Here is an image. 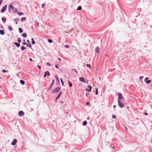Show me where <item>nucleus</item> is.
Wrapping results in <instances>:
<instances>
[{"mask_svg": "<svg viewBox=\"0 0 152 152\" xmlns=\"http://www.w3.org/2000/svg\"><path fill=\"white\" fill-rule=\"evenodd\" d=\"M61 89V88L57 87L55 88L54 90H53L52 92L53 93H56L58 92Z\"/></svg>", "mask_w": 152, "mask_h": 152, "instance_id": "1", "label": "nucleus"}, {"mask_svg": "<svg viewBox=\"0 0 152 152\" xmlns=\"http://www.w3.org/2000/svg\"><path fill=\"white\" fill-rule=\"evenodd\" d=\"M9 7L12 10V11L14 12H16L17 11V9L15 8L14 7V6L12 5H10Z\"/></svg>", "mask_w": 152, "mask_h": 152, "instance_id": "2", "label": "nucleus"}, {"mask_svg": "<svg viewBox=\"0 0 152 152\" xmlns=\"http://www.w3.org/2000/svg\"><path fill=\"white\" fill-rule=\"evenodd\" d=\"M118 104L119 107L121 108H123L124 106V104L121 103V101L118 100Z\"/></svg>", "mask_w": 152, "mask_h": 152, "instance_id": "3", "label": "nucleus"}, {"mask_svg": "<svg viewBox=\"0 0 152 152\" xmlns=\"http://www.w3.org/2000/svg\"><path fill=\"white\" fill-rule=\"evenodd\" d=\"M118 100L120 101V100L123 99V97L122 96V94L121 93H118Z\"/></svg>", "mask_w": 152, "mask_h": 152, "instance_id": "4", "label": "nucleus"}, {"mask_svg": "<svg viewBox=\"0 0 152 152\" xmlns=\"http://www.w3.org/2000/svg\"><path fill=\"white\" fill-rule=\"evenodd\" d=\"M7 7V5H5L4 7L1 9V12L2 13L4 12L6 10Z\"/></svg>", "mask_w": 152, "mask_h": 152, "instance_id": "5", "label": "nucleus"}, {"mask_svg": "<svg viewBox=\"0 0 152 152\" xmlns=\"http://www.w3.org/2000/svg\"><path fill=\"white\" fill-rule=\"evenodd\" d=\"M24 115V112L22 111H20L18 113V115L20 116H21L23 115Z\"/></svg>", "mask_w": 152, "mask_h": 152, "instance_id": "6", "label": "nucleus"}, {"mask_svg": "<svg viewBox=\"0 0 152 152\" xmlns=\"http://www.w3.org/2000/svg\"><path fill=\"white\" fill-rule=\"evenodd\" d=\"M79 80L80 81L83 82V83H85L86 81L85 80V79L84 78V77H81L79 78Z\"/></svg>", "mask_w": 152, "mask_h": 152, "instance_id": "7", "label": "nucleus"}, {"mask_svg": "<svg viewBox=\"0 0 152 152\" xmlns=\"http://www.w3.org/2000/svg\"><path fill=\"white\" fill-rule=\"evenodd\" d=\"M47 75L48 76H49L50 75V73L48 71H47V72H45L44 75V78H45L46 76Z\"/></svg>", "mask_w": 152, "mask_h": 152, "instance_id": "8", "label": "nucleus"}, {"mask_svg": "<svg viewBox=\"0 0 152 152\" xmlns=\"http://www.w3.org/2000/svg\"><path fill=\"white\" fill-rule=\"evenodd\" d=\"M17 142V140L16 139H14L11 142L12 145H15Z\"/></svg>", "mask_w": 152, "mask_h": 152, "instance_id": "9", "label": "nucleus"}, {"mask_svg": "<svg viewBox=\"0 0 152 152\" xmlns=\"http://www.w3.org/2000/svg\"><path fill=\"white\" fill-rule=\"evenodd\" d=\"M0 34L2 35H3L4 34V32L3 30H0Z\"/></svg>", "mask_w": 152, "mask_h": 152, "instance_id": "10", "label": "nucleus"}, {"mask_svg": "<svg viewBox=\"0 0 152 152\" xmlns=\"http://www.w3.org/2000/svg\"><path fill=\"white\" fill-rule=\"evenodd\" d=\"M26 17H23L21 18V21L23 22V21H25L26 20Z\"/></svg>", "mask_w": 152, "mask_h": 152, "instance_id": "11", "label": "nucleus"}, {"mask_svg": "<svg viewBox=\"0 0 152 152\" xmlns=\"http://www.w3.org/2000/svg\"><path fill=\"white\" fill-rule=\"evenodd\" d=\"M14 44L16 45V46L18 47H19L20 46V44L19 43H17L16 42H14Z\"/></svg>", "mask_w": 152, "mask_h": 152, "instance_id": "12", "label": "nucleus"}, {"mask_svg": "<svg viewBox=\"0 0 152 152\" xmlns=\"http://www.w3.org/2000/svg\"><path fill=\"white\" fill-rule=\"evenodd\" d=\"M87 87L89 88V90H88V91H91V89L92 87L90 86H87Z\"/></svg>", "mask_w": 152, "mask_h": 152, "instance_id": "13", "label": "nucleus"}, {"mask_svg": "<svg viewBox=\"0 0 152 152\" xmlns=\"http://www.w3.org/2000/svg\"><path fill=\"white\" fill-rule=\"evenodd\" d=\"M61 92H60L59 93V94H58V95L56 97V99H58L59 98V97H60V95H61Z\"/></svg>", "mask_w": 152, "mask_h": 152, "instance_id": "14", "label": "nucleus"}, {"mask_svg": "<svg viewBox=\"0 0 152 152\" xmlns=\"http://www.w3.org/2000/svg\"><path fill=\"white\" fill-rule=\"evenodd\" d=\"M8 28L9 30L10 31H11L13 30L12 27L10 26H8Z\"/></svg>", "mask_w": 152, "mask_h": 152, "instance_id": "15", "label": "nucleus"}, {"mask_svg": "<svg viewBox=\"0 0 152 152\" xmlns=\"http://www.w3.org/2000/svg\"><path fill=\"white\" fill-rule=\"evenodd\" d=\"M22 35L23 37H25L27 36V34L25 33H23L22 34Z\"/></svg>", "mask_w": 152, "mask_h": 152, "instance_id": "16", "label": "nucleus"}, {"mask_svg": "<svg viewBox=\"0 0 152 152\" xmlns=\"http://www.w3.org/2000/svg\"><path fill=\"white\" fill-rule=\"evenodd\" d=\"M82 10V7L81 6H79L77 9V10Z\"/></svg>", "mask_w": 152, "mask_h": 152, "instance_id": "17", "label": "nucleus"}, {"mask_svg": "<svg viewBox=\"0 0 152 152\" xmlns=\"http://www.w3.org/2000/svg\"><path fill=\"white\" fill-rule=\"evenodd\" d=\"M2 20L3 22H4V23H5L6 21V19L4 17H2Z\"/></svg>", "mask_w": 152, "mask_h": 152, "instance_id": "18", "label": "nucleus"}, {"mask_svg": "<svg viewBox=\"0 0 152 152\" xmlns=\"http://www.w3.org/2000/svg\"><path fill=\"white\" fill-rule=\"evenodd\" d=\"M20 82L22 85H24L25 84V82L22 80H20Z\"/></svg>", "mask_w": 152, "mask_h": 152, "instance_id": "19", "label": "nucleus"}, {"mask_svg": "<svg viewBox=\"0 0 152 152\" xmlns=\"http://www.w3.org/2000/svg\"><path fill=\"white\" fill-rule=\"evenodd\" d=\"M21 49L23 51V50H24L26 49V48H25L24 46H21Z\"/></svg>", "mask_w": 152, "mask_h": 152, "instance_id": "20", "label": "nucleus"}, {"mask_svg": "<svg viewBox=\"0 0 152 152\" xmlns=\"http://www.w3.org/2000/svg\"><path fill=\"white\" fill-rule=\"evenodd\" d=\"M68 82L69 83V84L70 86L71 87H72V83L69 80L68 81Z\"/></svg>", "mask_w": 152, "mask_h": 152, "instance_id": "21", "label": "nucleus"}, {"mask_svg": "<svg viewBox=\"0 0 152 152\" xmlns=\"http://www.w3.org/2000/svg\"><path fill=\"white\" fill-rule=\"evenodd\" d=\"M19 30L20 33H21L23 32V30L22 28H19Z\"/></svg>", "mask_w": 152, "mask_h": 152, "instance_id": "22", "label": "nucleus"}, {"mask_svg": "<svg viewBox=\"0 0 152 152\" xmlns=\"http://www.w3.org/2000/svg\"><path fill=\"white\" fill-rule=\"evenodd\" d=\"M31 40L32 41V44H35V42L34 40V39L33 38H31Z\"/></svg>", "mask_w": 152, "mask_h": 152, "instance_id": "23", "label": "nucleus"}, {"mask_svg": "<svg viewBox=\"0 0 152 152\" xmlns=\"http://www.w3.org/2000/svg\"><path fill=\"white\" fill-rule=\"evenodd\" d=\"M95 94L96 95H97L98 94V89L96 88H95Z\"/></svg>", "mask_w": 152, "mask_h": 152, "instance_id": "24", "label": "nucleus"}, {"mask_svg": "<svg viewBox=\"0 0 152 152\" xmlns=\"http://www.w3.org/2000/svg\"><path fill=\"white\" fill-rule=\"evenodd\" d=\"M18 14L19 16H20L21 15H23V14L22 12H19L18 13Z\"/></svg>", "mask_w": 152, "mask_h": 152, "instance_id": "25", "label": "nucleus"}, {"mask_svg": "<svg viewBox=\"0 0 152 152\" xmlns=\"http://www.w3.org/2000/svg\"><path fill=\"white\" fill-rule=\"evenodd\" d=\"M55 78H56V80L58 81V82H59V78L58 77H57V76H55Z\"/></svg>", "mask_w": 152, "mask_h": 152, "instance_id": "26", "label": "nucleus"}, {"mask_svg": "<svg viewBox=\"0 0 152 152\" xmlns=\"http://www.w3.org/2000/svg\"><path fill=\"white\" fill-rule=\"evenodd\" d=\"M99 48L98 47H97L96 49V52H98L99 51Z\"/></svg>", "mask_w": 152, "mask_h": 152, "instance_id": "27", "label": "nucleus"}, {"mask_svg": "<svg viewBox=\"0 0 152 152\" xmlns=\"http://www.w3.org/2000/svg\"><path fill=\"white\" fill-rule=\"evenodd\" d=\"M46 64L47 65H48V66H50L51 65V64L50 63H49V62H47L46 63Z\"/></svg>", "mask_w": 152, "mask_h": 152, "instance_id": "28", "label": "nucleus"}, {"mask_svg": "<svg viewBox=\"0 0 152 152\" xmlns=\"http://www.w3.org/2000/svg\"><path fill=\"white\" fill-rule=\"evenodd\" d=\"M18 42L19 43H20L21 42V40L20 38H18Z\"/></svg>", "mask_w": 152, "mask_h": 152, "instance_id": "29", "label": "nucleus"}, {"mask_svg": "<svg viewBox=\"0 0 152 152\" xmlns=\"http://www.w3.org/2000/svg\"><path fill=\"white\" fill-rule=\"evenodd\" d=\"M151 82V80H148L146 82V83L147 84H148L149 83H150V82Z\"/></svg>", "mask_w": 152, "mask_h": 152, "instance_id": "30", "label": "nucleus"}, {"mask_svg": "<svg viewBox=\"0 0 152 152\" xmlns=\"http://www.w3.org/2000/svg\"><path fill=\"white\" fill-rule=\"evenodd\" d=\"M48 41L49 43H52L53 42L52 40L50 39H48Z\"/></svg>", "mask_w": 152, "mask_h": 152, "instance_id": "31", "label": "nucleus"}, {"mask_svg": "<svg viewBox=\"0 0 152 152\" xmlns=\"http://www.w3.org/2000/svg\"><path fill=\"white\" fill-rule=\"evenodd\" d=\"M60 80H61V83L62 84V85L63 86H64V82H63V80H62V79H61Z\"/></svg>", "mask_w": 152, "mask_h": 152, "instance_id": "32", "label": "nucleus"}, {"mask_svg": "<svg viewBox=\"0 0 152 152\" xmlns=\"http://www.w3.org/2000/svg\"><path fill=\"white\" fill-rule=\"evenodd\" d=\"M140 79L141 80L143 78V76H140L139 77Z\"/></svg>", "mask_w": 152, "mask_h": 152, "instance_id": "33", "label": "nucleus"}, {"mask_svg": "<svg viewBox=\"0 0 152 152\" xmlns=\"http://www.w3.org/2000/svg\"><path fill=\"white\" fill-rule=\"evenodd\" d=\"M86 66L87 67H89L90 68H91V65L90 64H86Z\"/></svg>", "mask_w": 152, "mask_h": 152, "instance_id": "34", "label": "nucleus"}, {"mask_svg": "<svg viewBox=\"0 0 152 152\" xmlns=\"http://www.w3.org/2000/svg\"><path fill=\"white\" fill-rule=\"evenodd\" d=\"M52 86H53V85H51V84H50V85L49 87V88L48 89L49 90H50Z\"/></svg>", "mask_w": 152, "mask_h": 152, "instance_id": "35", "label": "nucleus"}, {"mask_svg": "<svg viewBox=\"0 0 152 152\" xmlns=\"http://www.w3.org/2000/svg\"><path fill=\"white\" fill-rule=\"evenodd\" d=\"M23 45H26L27 46L28 45L25 42H23Z\"/></svg>", "mask_w": 152, "mask_h": 152, "instance_id": "36", "label": "nucleus"}, {"mask_svg": "<svg viewBox=\"0 0 152 152\" xmlns=\"http://www.w3.org/2000/svg\"><path fill=\"white\" fill-rule=\"evenodd\" d=\"M54 80H52V83L51 84V85H53L54 84Z\"/></svg>", "mask_w": 152, "mask_h": 152, "instance_id": "37", "label": "nucleus"}, {"mask_svg": "<svg viewBox=\"0 0 152 152\" xmlns=\"http://www.w3.org/2000/svg\"><path fill=\"white\" fill-rule=\"evenodd\" d=\"M116 117V116L115 115H113L112 116V118H115Z\"/></svg>", "mask_w": 152, "mask_h": 152, "instance_id": "38", "label": "nucleus"}, {"mask_svg": "<svg viewBox=\"0 0 152 152\" xmlns=\"http://www.w3.org/2000/svg\"><path fill=\"white\" fill-rule=\"evenodd\" d=\"M148 77H146L145 78V82L147 80H148Z\"/></svg>", "mask_w": 152, "mask_h": 152, "instance_id": "39", "label": "nucleus"}, {"mask_svg": "<svg viewBox=\"0 0 152 152\" xmlns=\"http://www.w3.org/2000/svg\"><path fill=\"white\" fill-rule=\"evenodd\" d=\"M65 47L66 48H69V46L68 45H66L65 46Z\"/></svg>", "mask_w": 152, "mask_h": 152, "instance_id": "40", "label": "nucleus"}, {"mask_svg": "<svg viewBox=\"0 0 152 152\" xmlns=\"http://www.w3.org/2000/svg\"><path fill=\"white\" fill-rule=\"evenodd\" d=\"M87 122L86 121H84L83 123V124H87Z\"/></svg>", "mask_w": 152, "mask_h": 152, "instance_id": "41", "label": "nucleus"}, {"mask_svg": "<svg viewBox=\"0 0 152 152\" xmlns=\"http://www.w3.org/2000/svg\"><path fill=\"white\" fill-rule=\"evenodd\" d=\"M55 67H56V68H57V69L58 68V66L57 65H56H56H55Z\"/></svg>", "mask_w": 152, "mask_h": 152, "instance_id": "42", "label": "nucleus"}, {"mask_svg": "<svg viewBox=\"0 0 152 152\" xmlns=\"http://www.w3.org/2000/svg\"><path fill=\"white\" fill-rule=\"evenodd\" d=\"M45 4H42V8H44V5Z\"/></svg>", "mask_w": 152, "mask_h": 152, "instance_id": "43", "label": "nucleus"}, {"mask_svg": "<svg viewBox=\"0 0 152 152\" xmlns=\"http://www.w3.org/2000/svg\"><path fill=\"white\" fill-rule=\"evenodd\" d=\"M89 94V93H87L86 95V96H88Z\"/></svg>", "mask_w": 152, "mask_h": 152, "instance_id": "44", "label": "nucleus"}, {"mask_svg": "<svg viewBox=\"0 0 152 152\" xmlns=\"http://www.w3.org/2000/svg\"><path fill=\"white\" fill-rule=\"evenodd\" d=\"M2 72L3 73H5L7 71L4 70H3V71H2Z\"/></svg>", "mask_w": 152, "mask_h": 152, "instance_id": "45", "label": "nucleus"}, {"mask_svg": "<svg viewBox=\"0 0 152 152\" xmlns=\"http://www.w3.org/2000/svg\"><path fill=\"white\" fill-rule=\"evenodd\" d=\"M2 0H0V5H1V4L2 3Z\"/></svg>", "mask_w": 152, "mask_h": 152, "instance_id": "46", "label": "nucleus"}, {"mask_svg": "<svg viewBox=\"0 0 152 152\" xmlns=\"http://www.w3.org/2000/svg\"><path fill=\"white\" fill-rule=\"evenodd\" d=\"M73 70L75 71V72L77 73V71H76V70L75 69H73Z\"/></svg>", "mask_w": 152, "mask_h": 152, "instance_id": "47", "label": "nucleus"}, {"mask_svg": "<svg viewBox=\"0 0 152 152\" xmlns=\"http://www.w3.org/2000/svg\"><path fill=\"white\" fill-rule=\"evenodd\" d=\"M86 104L87 105H88L89 104V102H87L86 103Z\"/></svg>", "mask_w": 152, "mask_h": 152, "instance_id": "48", "label": "nucleus"}, {"mask_svg": "<svg viewBox=\"0 0 152 152\" xmlns=\"http://www.w3.org/2000/svg\"><path fill=\"white\" fill-rule=\"evenodd\" d=\"M38 67L39 68V69H40L41 67H40V66H39V65H38Z\"/></svg>", "mask_w": 152, "mask_h": 152, "instance_id": "49", "label": "nucleus"}, {"mask_svg": "<svg viewBox=\"0 0 152 152\" xmlns=\"http://www.w3.org/2000/svg\"><path fill=\"white\" fill-rule=\"evenodd\" d=\"M29 60H30V61H33V60H32V59L31 58H29Z\"/></svg>", "mask_w": 152, "mask_h": 152, "instance_id": "50", "label": "nucleus"}, {"mask_svg": "<svg viewBox=\"0 0 152 152\" xmlns=\"http://www.w3.org/2000/svg\"><path fill=\"white\" fill-rule=\"evenodd\" d=\"M145 115H147L148 114V113H145Z\"/></svg>", "mask_w": 152, "mask_h": 152, "instance_id": "51", "label": "nucleus"}, {"mask_svg": "<svg viewBox=\"0 0 152 152\" xmlns=\"http://www.w3.org/2000/svg\"><path fill=\"white\" fill-rule=\"evenodd\" d=\"M27 42H28V43L29 42V40H28L27 41Z\"/></svg>", "mask_w": 152, "mask_h": 152, "instance_id": "52", "label": "nucleus"}, {"mask_svg": "<svg viewBox=\"0 0 152 152\" xmlns=\"http://www.w3.org/2000/svg\"><path fill=\"white\" fill-rule=\"evenodd\" d=\"M125 129H126V130H127V127H126H126H125Z\"/></svg>", "mask_w": 152, "mask_h": 152, "instance_id": "53", "label": "nucleus"}, {"mask_svg": "<svg viewBox=\"0 0 152 152\" xmlns=\"http://www.w3.org/2000/svg\"><path fill=\"white\" fill-rule=\"evenodd\" d=\"M31 45H29V47H30V48H31Z\"/></svg>", "mask_w": 152, "mask_h": 152, "instance_id": "54", "label": "nucleus"}, {"mask_svg": "<svg viewBox=\"0 0 152 152\" xmlns=\"http://www.w3.org/2000/svg\"><path fill=\"white\" fill-rule=\"evenodd\" d=\"M58 59L60 61L61 60V59L59 58H58Z\"/></svg>", "mask_w": 152, "mask_h": 152, "instance_id": "55", "label": "nucleus"}, {"mask_svg": "<svg viewBox=\"0 0 152 152\" xmlns=\"http://www.w3.org/2000/svg\"><path fill=\"white\" fill-rule=\"evenodd\" d=\"M86 91H88V89L87 88H86Z\"/></svg>", "mask_w": 152, "mask_h": 152, "instance_id": "56", "label": "nucleus"}, {"mask_svg": "<svg viewBox=\"0 0 152 152\" xmlns=\"http://www.w3.org/2000/svg\"><path fill=\"white\" fill-rule=\"evenodd\" d=\"M57 99H56H56H55V101L56 102L57 101Z\"/></svg>", "mask_w": 152, "mask_h": 152, "instance_id": "57", "label": "nucleus"}, {"mask_svg": "<svg viewBox=\"0 0 152 152\" xmlns=\"http://www.w3.org/2000/svg\"><path fill=\"white\" fill-rule=\"evenodd\" d=\"M86 124H83V126H85Z\"/></svg>", "mask_w": 152, "mask_h": 152, "instance_id": "58", "label": "nucleus"}, {"mask_svg": "<svg viewBox=\"0 0 152 152\" xmlns=\"http://www.w3.org/2000/svg\"><path fill=\"white\" fill-rule=\"evenodd\" d=\"M114 147V146H113L111 148H113Z\"/></svg>", "mask_w": 152, "mask_h": 152, "instance_id": "59", "label": "nucleus"}, {"mask_svg": "<svg viewBox=\"0 0 152 152\" xmlns=\"http://www.w3.org/2000/svg\"><path fill=\"white\" fill-rule=\"evenodd\" d=\"M15 23H16V24H18V22H16Z\"/></svg>", "mask_w": 152, "mask_h": 152, "instance_id": "60", "label": "nucleus"}, {"mask_svg": "<svg viewBox=\"0 0 152 152\" xmlns=\"http://www.w3.org/2000/svg\"><path fill=\"white\" fill-rule=\"evenodd\" d=\"M61 102V103H63V101Z\"/></svg>", "mask_w": 152, "mask_h": 152, "instance_id": "61", "label": "nucleus"}, {"mask_svg": "<svg viewBox=\"0 0 152 152\" xmlns=\"http://www.w3.org/2000/svg\"><path fill=\"white\" fill-rule=\"evenodd\" d=\"M23 41H24V42H25V40H23Z\"/></svg>", "mask_w": 152, "mask_h": 152, "instance_id": "62", "label": "nucleus"}, {"mask_svg": "<svg viewBox=\"0 0 152 152\" xmlns=\"http://www.w3.org/2000/svg\"><path fill=\"white\" fill-rule=\"evenodd\" d=\"M127 108H129V107H127Z\"/></svg>", "mask_w": 152, "mask_h": 152, "instance_id": "63", "label": "nucleus"}, {"mask_svg": "<svg viewBox=\"0 0 152 152\" xmlns=\"http://www.w3.org/2000/svg\"><path fill=\"white\" fill-rule=\"evenodd\" d=\"M1 78V77H0V78Z\"/></svg>", "mask_w": 152, "mask_h": 152, "instance_id": "64", "label": "nucleus"}]
</instances>
